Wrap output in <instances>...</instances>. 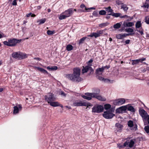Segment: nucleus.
Segmentation results:
<instances>
[{
    "mask_svg": "<svg viewBox=\"0 0 149 149\" xmlns=\"http://www.w3.org/2000/svg\"><path fill=\"white\" fill-rule=\"evenodd\" d=\"M81 69L79 68H74L73 69L72 74H66L65 77L68 79L73 81L79 82L83 80L80 77Z\"/></svg>",
    "mask_w": 149,
    "mask_h": 149,
    "instance_id": "1",
    "label": "nucleus"
},
{
    "mask_svg": "<svg viewBox=\"0 0 149 149\" xmlns=\"http://www.w3.org/2000/svg\"><path fill=\"white\" fill-rule=\"evenodd\" d=\"M100 91L99 89H96V93H86L85 95H83L82 97L84 99L90 100L91 99L92 97H95L98 99L99 100L105 101L106 100L105 98L102 97L99 94L100 93Z\"/></svg>",
    "mask_w": 149,
    "mask_h": 149,
    "instance_id": "2",
    "label": "nucleus"
},
{
    "mask_svg": "<svg viewBox=\"0 0 149 149\" xmlns=\"http://www.w3.org/2000/svg\"><path fill=\"white\" fill-rule=\"evenodd\" d=\"M22 41L21 39L18 40L15 38H10L8 40V41H4L3 43L4 45L8 46L15 47L17 43L20 42Z\"/></svg>",
    "mask_w": 149,
    "mask_h": 149,
    "instance_id": "3",
    "label": "nucleus"
},
{
    "mask_svg": "<svg viewBox=\"0 0 149 149\" xmlns=\"http://www.w3.org/2000/svg\"><path fill=\"white\" fill-rule=\"evenodd\" d=\"M139 112L144 123L147 122L149 124V115L147 112L143 109H140Z\"/></svg>",
    "mask_w": 149,
    "mask_h": 149,
    "instance_id": "4",
    "label": "nucleus"
},
{
    "mask_svg": "<svg viewBox=\"0 0 149 149\" xmlns=\"http://www.w3.org/2000/svg\"><path fill=\"white\" fill-rule=\"evenodd\" d=\"M104 107L102 105L96 104L92 108V112L93 113H99L103 111Z\"/></svg>",
    "mask_w": 149,
    "mask_h": 149,
    "instance_id": "5",
    "label": "nucleus"
},
{
    "mask_svg": "<svg viewBox=\"0 0 149 149\" xmlns=\"http://www.w3.org/2000/svg\"><path fill=\"white\" fill-rule=\"evenodd\" d=\"M73 105L74 106H86L87 107L86 109H87L89 106H92V105L90 103H88L85 102H82V101H80L79 102H74L73 103Z\"/></svg>",
    "mask_w": 149,
    "mask_h": 149,
    "instance_id": "6",
    "label": "nucleus"
},
{
    "mask_svg": "<svg viewBox=\"0 0 149 149\" xmlns=\"http://www.w3.org/2000/svg\"><path fill=\"white\" fill-rule=\"evenodd\" d=\"M104 118L107 119L112 118L115 115L112 113V111H104L103 114Z\"/></svg>",
    "mask_w": 149,
    "mask_h": 149,
    "instance_id": "7",
    "label": "nucleus"
},
{
    "mask_svg": "<svg viewBox=\"0 0 149 149\" xmlns=\"http://www.w3.org/2000/svg\"><path fill=\"white\" fill-rule=\"evenodd\" d=\"M142 24L141 21H138L135 24L136 28V29L140 28L139 30H137V31L139 32L141 35L144 34L143 29L141 27Z\"/></svg>",
    "mask_w": 149,
    "mask_h": 149,
    "instance_id": "8",
    "label": "nucleus"
},
{
    "mask_svg": "<svg viewBox=\"0 0 149 149\" xmlns=\"http://www.w3.org/2000/svg\"><path fill=\"white\" fill-rule=\"evenodd\" d=\"M45 100L48 103L55 100L54 95L52 93H49V95H45Z\"/></svg>",
    "mask_w": 149,
    "mask_h": 149,
    "instance_id": "9",
    "label": "nucleus"
},
{
    "mask_svg": "<svg viewBox=\"0 0 149 149\" xmlns=\"http://www.w3.org/2000/svg\"><path fill=\"white\" fill-rule=\"evenodd\" d=\"M103 30H101L99 31H97L96 33H91L90 35L88 36L93 37H94L95 38H97L100 37L101 35L103 33Z\"/></svg>",
    "mask_w": 149,
    "mask_h": 149,
    "instance_id": "10",
    "label": "nucleus"
},
{
    "mask_svg": "<svg viewBox=\"0 0 149 149\" xmlns=\"http://www.w3.org/2000/svg\"><path fill=\"white\" fill-rule=\"evenodd\" d=\"M125 100L124 98H119L113 101V104L115 105H120L124 104Z\"/></svg>",
    "mask_w": 149,
    "mask_h": 149,
    "instance_id": "11",
    "label": "nucleus"
},
{
    "mask_svg": "<svg viewBox=\"0 0 149 149\" xmlns=\"http://www.w3.org/2000/svg\"><path fill=\"white\" fill-rule=\"evenodd\" d=\"M22 109V105L21 104H17L16 106L13 107V113L16 114L19 113V111H21Z\"/></svg>",
    "mask_w": 149,
    "mask_h": 149,
    "instance_id": "12",
    "label": "nucleus"
},
{
    "mask_svg": "<svg viewBox=\"0 0 149 149\" xmlns=\"http://www.w3.org/2000/svg\"><path fill=\"white\" fill-rule=\"evenodd\" d=\"M83 68L82 70V74L87 72L88 70H90L91 72H93V70L91 66L86 65L85 67L83 66Z\"/></svg>",
    "mask_w": 149,
    "mask_h": 149,
    "instance_id": "13",
    "label": "nucleus"
},
{
    "mask_svg": "<svg viewBox=\"0 0 149 149\" xmlns=\"http://www.w3.org/2000/svg\"><path fill=\"white\" fill-rule=\"evenodd\" d=\"M134 33H121L116 35V38L118 39H122L127 36H132Z\"/></svg>",
    "mask_w": 149,
    "mask_h": 149,
    "instance_id": "14",
    "label": "nucleus"
},
{
    "mask_svg": "<svg viewBox=\"0 0 149 149\" xmlns=\"http://www.w3.org/2000/svg\"><path fill=\"white\" fill-rule=\"evenodd\" d=\"M80 7L81 9H78L77 10V12L81 13L85 12L87 11L88 10V8H87L83 3H82Z\"/></svg>",
    "mask_w": 149,
    "mask_h": 149,
    "instance_id": "15",
    "label": "nucleus"
},
{
    "mask_svg": "<svg viewBox=\"0 0 149 149\" xmlns=\"http://www.w3.org/2000/svg\"><path fill=\"white\" fill-rule=\"evenodd\" d=\"M110 15H111L113 16L114 17H119L121 18H127L128 17V16L127 15H124L123 16H122V14L121 13H114L113 12Z\"/></svg>",
    "mask_w": 149,
    "mask_h": 149,
    "instance_id": "16",
    "label": "nucleus"
},
{
    "mask_svg": "<svg viewBox=\"0 0 149 149\" xmlns=\"http://www.w3.org/2000/svg\"><path fill=\"white\" fill-rule=\"evenodd\" d=\"M62 13H64L67 17H69L73 13V9L72 8H69Z\"/></svg>",
    "mask_w": 149,
    "mask_h": 149,
    "instance_id": "17",
    "label": "nucleus"
},
{
    "mask_svg": "<svg viewBox=\"0 0 149 149\" xmlns=\"http://www.w3.org/2000/svg\"><path fill=\"white\" fill-rule=\"evenodd\" d=\"M146 60V58H142L138 59L132 60V64L133 65H135L138 63L139 62H142Z\"/></svg>",
    "mask_w": 149,
    "mask_h": 149,
    "instance_id": "18",
    "label": "nucleus"
},
{
    "mask_svg": "<svg viewBox=\"0 0 149 149\" xmlns=\"http://www.w3.org/2000/svg\"><path fill=\"white\" fill-rule=\"evenodd\" d=\"M134 25V24L132 22H124L123 23L124 28L128 27H131L132 26Z\"/></svg>",
    "mask_w": 149,
    "mask_h": 149,
    "instance_id": "19",
    "label": "nucleus"
},
{
    "mask_svg": "<svg viewBox=\"0 0 149 149\" xmlns=\"http://www.w3.org/2000/svg\"><path fill=\"white\" fill-rule=\"evenodd\" d=\"M19 52H14L12 54V56L13 58L19 59Z\"/></svg>",
    "mask_w": 149,
    "mask_h": 149,
    "instance_id": "20",
    "label": "nucleus"
},
{
    "mask_svg": "<svg viewBox=\"0 0 149 149\" xmlns=\"http://www.w3.org/2000/svg\"><path fill=\"white\" fill-rule=\"evenodd\" d=\"M34 68L37 69L39 71H40V72L43 73L44 74H48V72L47 71L43 69L42 68H40L39 67L35 66L34 67Z\"/></svg>",
    "mask_w": 149,
    "mask_h": 149,
    "instance_id": "21",
    "label": "nucleus"
},
{
    "mask_svg": "<svg viewBox=\"0 0 149 149\" xmlns=\"http://www.w3.org/2000/svg\"><path fill=\"white\" fill-rule=\"evenodd\" d=\"M27 57L26 54L19 52V59H22Z\"/></svg>",
    "mask_w": 149,
    "mask_h": 149,
    "instance_id": "22",
    "label": "nucleus"
},
{
    "mask_svg": "<svg viewBox=\"0 0 149 149\" xmlns=\"http://www.w3.org/2000/svg\"><path fill=\"white\" fill-rule=\"evenodd\" d=\"M129 143V141H127L125 142L123 145H121L120 144H119L118 145V147L119 149H120L122 148H123L125 147L128 145Z\"/></svg>",
    "mask_w": 149,
    "mask_h": 149,
    "instance_id": "23",
    "label": "nucleus"
},
{
    "mask_svg": "<svg viewBox=\"0 0 149 149\" xmlns=\"http://www.w3.org/2000/svg\"><path fill=\"white\" fill-rule=\"evenodd\" d=\"M116 127H117V131L121 132V130L123 127V126L118 123H116L115 125Z\"/></svg>",
    "mask_w": 149,
    "mask_h": 149,
    "instance_id": "24",
    "label": "nucleus"
},
{
    "mask_svg": "<svg viewBox=\"0 0 149 149\" xmlns=\"http://www.w3.org/2000/svg\"><path fill=\"white\" fill-rule=\"evenodd\" d=\"M104 68L103 67L101 68H99L97 69L96 71V72L97 74H101L102 72H103Z\"/></svg>",
    "mask_w": 149,
    "mask_h": 149,
    "instance_id": "25",
    "label": "nucleus"
},
{
    "mask_svg": "<svg viewBox=\"0 0 149 149\" xmlns=\"http://www.w3.org/2000/svg\"><path fill=\"white\" fill-rule=\"evenodd\" d=\"M104 8L105 9L107 13H112L113 12V10L111 8V7L109 6L108 7H105Z\"/></svg>",
    "mask_w": 149,
    "mask_h": 149,
    "instance_id": "26",
    "label": "nucleus"
},
{
    "mask_svg": "<svg viewBox=\"0 0 149 149\" xmlns=\"http://www.w3.org/2000/svg\"><path fill=\"white\" fill-rule=\"evenodd\" d=\"M135 143L133 139L131 140L128 144V146L130 148H132Z\"/></svg>",
    "mask_w": 149,
    "mask_h": 149,
    "instance_id": "27",
    "label": "nucleus"
},
{
    "mask_svg": "<svg viewBox=\"0 0 149 149\" xmlns=\"http://www.w3.org/2000/svg\"><path fill=\"white\" fill-rule=\"evenodd\" d=\"M50 105L52 107H58V102H51L49 103Z\"/></svg>",
    "mask_w": 149,
    "mask_h": 149,
    "instance_id": "28",
    "label": "nucleus"
},
{
    "mask_svg": "<svg viewBox=\"0 0 149 149\" xmlns=\"http://www.w3.org/2000/svg\"><path fill=\"white\" fill-rule=\"evenodd\" d=\"M128 110L132 112H134L135 111V110L134 107L132 106H129L127 108Z\"/></svg>",
    "mask_w": 149,
    "mask_h": 149,
    "instance_id": "29",
    "label": "nucleus"
},
{
    "mask_svg": "<svg viewBox=\"0 0 149 149\" xmlns=\"http://www.w3.org/2000/svg\"><path fill=\"white\" fill-rule=\"evenodd\" d=\"M121 26V24L120 22L118 23L113 26V28L116 29H118Z\"/></svg>",
    "mask_w": 149,
    "mask_h": 149,
    "instance_id": "30",
    "label": "nucleus"
},
{
    "mask_svg": "<svg viewBox=\"0 0 149 149\" xmlns=\"http://www.w3.org/2000/svg\"><path fill=\"white\" fill-rule=\"evenodd\" d=\"M73 49V46L70 45V44H68L67 45L66 47V49L67 51H70L72 50Z\"/></svg>",
    "mask_w": 149,
    "mask_h": 149,
    "instance_id": "31",
    "label": "nucleus"
},
{
    "mask_svg": "<svg viewBox=\"0 0 149 149\" xmlns=\"http://www.w3.org/2000/svg\"><path fill=\"white\" fill-rule=\"evenodd\" d=\"M47 68L50 70L53 71L56 70L58 69V67L56 66H53L51 68L49 66H48Z\"/></svg>",
    "mask_w": 149,
    "mask_h": 149,
    "instance_id": "32",
    "label": "nucleus"
},
{
    "mask_svg": "<svg viewBox=\"0 0 149 149\" xmlns=\"http://www.w3.org/2000/svg\"><path fill=\"white\" fill-rule=\"evenodd\" d=\"M63 14H64V13H62L61 14L59 17V19L60 20H61L64 19L67 17L65 14L63 15Z\"/></svg>",
    "mask_w": 149,
    "mask_h": 149,
    "instance_id": "33",
    "label": "nucleus"
},
{
    "mask_svg": "<svg viewBox=\"0 0 149 149\" xmlns=\"http://www.w3.org/2000/svg\"><path fill=\"white\" fill-rule=\"evenodd\" d=\"M128 126L130 127H132L134 125L133 122L132 121L130 120L127 123Z\"/></svg>",
    "mask_w": 149,
    "mask_h": 149,
    "instance_id": "34",
    "label": "nucleus"
},
{
    "mask_svg": "<svg viewBox=\"0 0 149 149\" xmlns=\"http://www.w3.org/2000/svg\"><path fill=\"white\" fill-rule=\"evenodd\" d=\"M46 20V19L45 18H44L43 19H40L39 21H38L37 22H39V24L40 25L44 23L45 22Z\"/></svg>",
    "mask_w": 149,
    "mask_h": 149,
    "instance_id": "35",
    "label": "nucleus"
},
{
    "mask_svg": "<svg viewBox=\"0 0 149 149\" xmlns=\"http://www.w3.org/2000/svg\"><path fill=\"white\" fill-rule=\"evenodd\" d=\"M86 37H84L81 39L79 41V44L80 45L81 44H82L84 42L85 40L86 39Z\"/></svg>",
    "mask_w": 149,
    "mask_h": 149,
    "instance_id": "36",
    "label": "nucleus"
},
{
    "mask_svg": "<svg viewBox=\"0 0 149 149\" xmlns=\"http://www.w3.org/2000/svg\"><path fill=\"white\" fill-rule=\"evenodd\" d=\"M121 8L123 9L124 11H126L128 10V8L127 7L126 4H124L123 3L121 6Z\"/></svg>",
    "mask_w": 149,
    "mask_h": 149,
    "instance_id": "37",
    "label": "nucleus"
},
{
    "mask_svg": "<svg viewBox=\"0 0 149 149\" xmlns=\"http://www.w3.org/2000/svg\"><path fill=\"white\" fill-rule=\"evenodd\" d=\"M125 31L128 33H133L134 32V30L133 29L129 28H127L125 29Z\"/></svg>",
    "mask_w": 149,
    "mask_h": 149,
    "instance_id": "38",
    "label": "nucleus"
},
{
    "mask_svg": "<svg viewBox=\"0 0 149 149\" xmlns=\"http://www.w3.org/2000/svg\"><path fill=\"white\" fill-rule=\"evenodd\" d=\"M111 106L109 104H106L104 105V108L106 110H108L111 107Z\"/></svg>",
    "mask_w": 149,
    "mask_h": 149,
    "instance_id": "39",
    "label": "nucleus"
},
{
    "mask_svg": "<svg viewBox=\"0 0 149 149\" xmlns=\"http://www.w3.org/2000/svg\"><path fill=\"white\" fill-rule=\"evenodd\" d=\"M122 111H125L127 109V107L126 106H123L120 107Z\"/></svg>",
    "mask_w": 149,
    "mask_h": 149,
    "instance_id": "40",
    "label": "nucleus"
},
{
    "mask_svg": "<svg viewBox=\"0 0 149 149\" xmlns=\"http://www.w3.org/2000/svg\"><path fill=\"white\" fill-rule=\"evenodd\" d=\"M106 11L102 10L99 11V14L101 15H105L106 14Z\"/></svg>",
    "mask_w": 149,
    "mask_h": 149,
    "instance_id": "41",
    "label": "nucleus"
},
{
    "mask_svg": "<svg viewBox=\"0 0 149 149\" xmlns=\"http://www.w3.org/2000/svg\"><path fill=\"white\" fill-rule=\"evenodd\" d=\"M107 25L108 24L107 23H104L100 24L99 25V26L101 28H102L103 27L107 26Z\"/></svg>",
    "mask_w": 149,
    "mask_h": 149,
    "instance_id": "42",
    "label": "nucleus"
},
{
    "mask_svg": "<svg viewBox=\"0 0 149 149\" xmlns=\"http://www.w3.org/2000/svg\"><path fill=\"white\" fill-rule=\"evenodd\" d=\"M144 129L147 133L148 134L149 133V125L145 126L144 128Z\"/></svg>",
    "mask_w": 149,
    "mask_h": 149,
    "instance_id": "43",
    "label": "nucleus"
},
{
    "mask_svg": "<svg viewBox=\"0 0 149 149\" xmlns=\"http://www.w3.org/2000/svg\"><path fill=\"white\" fill-rule=\"evenodd\" d=\"M55 33L54 31H51L50 30H48L47 31V33L49 35H51Z\"/></svg>",
    "mask_w": 149,
    "mask_h": 149,
    "instance_id": "44",
    "label": "nucleus"
},
{
    "mask_svg": "<svg viewBox=\"0 0 149 149\" xmlns=\"http://www.w3.org/2000/svg\"><path fill=\"white\" fill-rule=\"evenodd\" d=\"M145 22L147 24H149V16L145 17Z\"/></svg>",
    "mask_w": 149,
    "mask_h": 149,
    "instance_id": "45",
    "label": "nucleus"
},
{
    "mask_svg": "<svg viewBox=\"0 0 149 149\" xmlns=\"http://www.w3.org/2000/svg\"><path fill=\"white\" fill-rule=\"evenodd\" d=\"M141 7L144 8H148L149 7V5L148 4V3L146 2L143 6H141Z\"/></svg>",
    "mask_w": 149,
    "mask_h": 149,
    "instance_id": "46",
    "label": "nucleus"
},
{
    "mask_svg": "<svg viewBox=\"0 0 149 149\" xmlns=\"http://www.w3.org/2000/svg\"><path fill=\"white\" fill-rule=\"evenodd\" d=\"M96 77L97 79H99L100 81H104V78L102 77L99 76H96Z\"/></svg>",
    "mask_w": 149,
    "mask_h": 149,
    "instance_id": "47",
    "label": "nucleus"
},
{
    "mask_svg": "<svg viewBox=\"0 0 149 149\" xmlns=\"http://www.w3.org/2000/svg\"><path fill=\"white\" fill-rule=\"evenodd\" d=\"M116 112L118 113H122V111L121 110L120 108L119 107L116 110Z\"/></svg>",
    "mask_w": 149,
    "mask_h": 149,
    "instance_id": "48",
    "label": "nucleus"
},
{
    "mask_svg": "<svg viewBox=\"0 0 149 149\" xmlns=\"http://www.w3.org/2000/svg\"><path fill=\"white\" fill-rule=\"evenodd\" d=\"M116 4L117 5H120V4L122 5V4L123 3H122V2L121 1L119 0H117L116 1Z\"/></svg>",
    "mask_w": 149,
    "mask_h": 149,
    "instance_id": "49",
    "label": "nucleus"
},
{
    "mask_svg": "<svg viewBox=\"0 0 149 149\" xmlns=\"http://www.w3.org/2000/svg\"><path fill=\"white\" fill-rule=\"evenodd\" d=\"M111 13H109L107 14L106 16L105 17V18L107 19H108L110 18V17L109 16V15H110L111 14Z\"/></svg>",
    "mask_w": 149,
    "mask_h": 149,
    "instance_id": "50",
    "label": "nucleus"
},
{
    "mask_svg": "<svg viewBox=\"0 0 149 149\" xmlns=\"http://www.w3.org/2000/svg\"><path fill=\"white\" fill-rule=\"evenodd\" d=\"M16 0H14L12 3V4L13 6H16L17 4Z\"/></svg>",
    "mask_w": 149,
    "mask_h": 149,
    "instance_id": "51",
    "label": "nucleus"
},
{
    "mask_svg": "<svg viewBox=\"0 0 149 149\" xmlns=\"http://www.w3.org/2000/svg\"><path fill=\"white\" fill-rule=\"evenodd\" d=\"M110 81V80H109V79H105L104 78V80L103 81H104V82H109Z\"/></svg>",
    "mask_w": 149,
    "mask_h": 149,
    "instance_id": "52",
    "label": "nucleus"
},
{
    "mask_svg": "<svg viewBox=\"0 0 149 149\" xmlns=\"http://www.w3.org/2000/svg\"><path fill=\"white\" fill-rule=\"evenodd\" d=\"M93 62V60L92 59H91L88 62L87 64L89 65V66H91L92 65H90L89 64L90 63H92Z\"/></svg>",
    "mask_w": 149,
    "mask_h": 149,
    "instance_id": "53",
    "label": "nucleus"
},
{
    "mask_svg": "<svg viewBox=\"0 0 149 149\" xmlns=\"http://www.w3.org/2000/svg\"><path fill=\"white\" fill-rule=\"evenodd\" d=\"M93 15L95 16H97V12L96 11H94L93 13Z\"/></svg>",
    "mask_w": 149,
    "mask_h": 149,
    "instance_id": "54",
    "label": "nucleus"
},
{
    "mask_svg": "<svg viewBox=\"0 0 149 149\" xmlns=\"http://www.w3.org/2000/svg\"><path fill=\"white\" fill-rule=\"evenodd\" d=\"M102 67L104 68V69L105 68H106L107 69H108L110 68V66L109 65H106L105 66Z\"/></svg>",
    "mask_w": 149,
    "mask_h": 149,
    "instance_id": "55",
    "label": "nucleus"
},
{
    "mask_svg": "<svg viewBox=\"0 0 149 149\" xmlns=\"http://www.w3.org/2000/svg\"><path fill=\"white\" fill-rule=\"evenodd\" d=\"M61 95L64 96H66V94L63 91H61Z\"/></svg>",
    "mask_w": 149,
    "mask_h": 149,
    "instance_id": "56",
    "label": "nucleus"
},
{
    "mask_svg": "<svg viewBox=\"0 0 149 149\" xmlns=\"http://www.w3.org/2000/svg\"><path fill=\"white\" fill-rule=\"evenodd\" d=\"M137 125L136 124L134 126V127L133 128V129L132 130H136L137 129Z\"/></svg>",
    "mask_w": 149,
    "mask_h": 149,
    "instance_id": "57",
    "label": "nucleus"
},
{
    "mask_svg": "<svg viewBox=\"0 0 149 149\" xmlns=\"http://www.w3.org/2000/svg\"><path fill=\"white\" fill-rule=\"evenodd\" d=\"M130 40H127L125 41V43L126 44H128L130 43Z\"/></svg>",
    "mask_w": 149,
    "mask_h": 149,
    "instance_id": "58",
    "label": "nucleus"
},
{
    "mask_svg": "<svg viewBox=\"0 0 149 149\" xmlns=\"http://www.w3.org/2000/svg\"><path fill=\"white\" fill-rule=\"evenodd\" d=\"M123 27V25L122 26V27H121V29H120L119 30V31H123V30H124V29H125V28H124V27Z\"/></svg>",
    "mask_w": 149,
    "mask_h": 149,
    "instance_id": "59",
    "label": "nucleus"
},
{
    "mask_svg": "<svg viewBox=\"0 0 149 149\" xmlns=\"http://www.w3.org/2000/svg\"><path fill=\"white\" fill-rule=\"evenodd\" d=\"M32 14V13H30L27 14L26 15V17H29L30 15H31Z\"/></svg>",
    "mask_w": 149,
    "mask_h": 149,
    "instance_id": "60",
    "label": "nucleus"
},
{
    "mask_svg": "<svg viewBox=\"0 0 149 149\" xmlns=\"http://www.w3.org/2000/svg\"><path fill=\"white\" fill-rule=\"evenodd\" d=\"M58 106L60 107L61 108H63V105L62 104H60L59 103H58Z\"/></svg>",
    "mask_w": 149,
    "mask_h": 149,
    "instance_id": "61",
    "label": "nucleus"
},
{
    "mask_svg": "<svg viewBox=\"0 0 149 149\" xmlns=\"http://www.w3.org/2000/svg\"><path fill=\"white\" fill-rule=\"evenodd\" d=\"M111 0H104V2H109L111 1Z\"/></svg>",
    "mask_w": 149,
    "mask_h": 149,
    "instance_id": "62",
    "label": "nucleus"
},
{
    "mask_svg": "<svg viewBox=\"0 0 149 149\" xmlns=\"http://www.w3.org/2000/svg\"><path fill=\"white\" fill-rule=\"evenodd\" d=\"M34 59H37L39 61H40L41 60V59L39 58H35Z\"/></svg>",
    "mask_w": 149,
    "mask_h": 149,
    "instance_id": "63",
    "label": "nucleus"
},
{
    "mask_svg": "<svg viewBox=\"0 0 149 149\" xmlns=\"http://www.w3.org/2000/svg\"><path fill=\"white\" fill-rule=\"evenodd\" d=\"M31 17H34L36 16V15L34 14H31Z\"/></svg>",
    "mask_w": 149,
    "mask_h": 149,
    "instance_id": "64",
    "label": "nucleus"
}]
</instances>
